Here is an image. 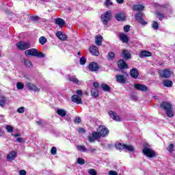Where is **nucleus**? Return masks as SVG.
Wrapping results in <instances>:
<instances>
[{
  "mask_svg": "<svg viewBox=\"0 0 175 175\" xmlns=\"http://www.w3.org/2000/svg\"><path fill=\"white\" fill-rule=\"evenodd\" d=\"M118 66L119 69H128V64L124 59H120L118 62Z\"/></svg>",
  "mask_w": 175,
  "mask_h": 175,
  "instance_id": "nucleus-13",
  "label": "nucleus"
},
{
  "mask_svg": "<svg viewBox=\"0 0 175 175\" xmlns=\"http://www.w3.org/2000/svg\"><path fill=\"white\" fill-rule=\"evenodd\" d=\"M77 163L79 165H84V163H85V161L83 159L79 157L77 159Z\"/></svg>",
  "mask_w": 175,
  "mask_h": 175,
  "instance_id": "nucleus-48",
  "label": "nucleus"
},
{
  "mask_svg": "<svg viewBox=\"0 0 175 175\" xmlns=\"http://www.w3.org/2000/svg\"><path fill=\"white\" fill-rule=\"evenodd\" d=\"M55 23L57 25H59V27L61 28L65 25V20L61 18H57L55 19Z\"/></svg>",
  "mask_w": 175,
  "mask_h": 175,
  "instance_id": "nucleus-22",
  "label": "nucleus"
},
{
  "mask_svg": "<svg viewBox=\"0 0 175 175\" xmlns=\"http://www.w3.org/2000/svg\"><path fill=\"white\" fill-rule=\"evenodd\" d=\"M118 38L123 43H128V42H129V38H128L127 36L123 33H120Z\"/></svg>",
  "mask_w": 175,
  "mask_h": 175,
  "instance_id": "nucleus-14",
  "label": "nucleus"
},
{
  "mask_svg": "<svg viewBox=\"0 0 175 175\" xmlns=\"http://www.w3.org/2000/svg\"><path fill=\"white\" fill-rule=\"evenodd\" d=\"M98 132L100 133L102 137H106L107 135H109V129H107L105 126H99L98 129H97Z\"/></svg>",
  "mask_w": 175,
  "mask_h": 175,
  "instance_id": "nucleus-6",
  "label": "nucleus"
},
{
  "mask_svg": "<svg viewBox=\"0 0 175 175\" xmlns=\"http://www.w3.org/2000/svg\"><path fill=\"white\" fill-rule=\"evenodd\" d=\"M77 94H74L71 97V100L74 102V103H77V105H81L83 101H81V96H83V90H78L76 92Z\"/></svg>",
  "mask_w": 175,
  "mask_h": 175,
  "instance_id": "nucleus-2",
  "label": "nucleus"
},
{
  "mask_svg": "<svg viewBox=\"0 0 175 175\" xmlns=\"http://www.w3.org/2000/svg\"><path fill=\"white\" fill-rule=\"evenodd\" d=\"M88 173L90 175H97L98 174V172H96V170H95V169L89 170Z\"/></svg>",
  "mask_w": 175,
  "mask_h": 175,
  "instance_id": "nucleus-46",
  "label": "nucleus"
},
{
  "mask_svg": "<svg viewBox=\"0 0 175 175\" xmlns=\"http://www.w3.org/2000/svg\"><path fill=\"white\" fill-rule=\"evenodd\" d=\"M107 57L109 61H113V59H114V58H116V54H114V53H113V52H109Z\"/></svg>",
  "mask_w": 175,
  "mask_h": 175,
  "instance_id": "nucleus-34",
  "label": "nucleus"
},
{
  "mask_svg": "<svg viewBox=\"0 0 175 175\" xmlns=\"http://www.w3.org/2000/svg\"><path fill=\"white\" fill-rule=\"evenodd\" d=\"M109 175H118V173L116 171L110 170L109 172Z\"/></svg>",
  "mask_w": 175,
  "mask_h": 175,
  "instance_id": "nucleus-57",
  "label": "nucleus"
},
{
  "mask_svg": "<svg viewBox=\"0 0 175 175\" xmlns=\"http://www.w3.org/2000/svg\"><path fill=\"white\" fill-rule=\"evenodd\" d=\"M77 150L79 151H82L83 152H85L87 151V149L84 146H77Z\"/></svg>",
  "mask_w": 175,
  "mask_h": 175,
  "instance_id": "nucleus-44",
  "label": "nucleus"
},
{
  "mask_svg": "<svg viewBox=\"0 0 175 175\" xmlns=\"http://www.w3.org/2000/svg\"><path fill=\"white\" fill-rule=\"evenodd\" d=\"M6 102H7L6 97H3L0 100V106H1V107H2L3 109L5 107V105H6Z\"/></svg>",
  "mask_w": 175,
  "mask_h": 175,
  "instance_id": "nucleus-35",
  "label": "nucleus"
},
{
  "mask_svg": "<svg viewBox=\"0 0 175 175\" xmlns=\"http://www.w3.org/2000/svg\"><path fill=\"white\" fill-rule=\"evenodd\" d=\"M144 5L142 4L133 5V10H135V12H139V13L143 12V10H144Z\"/></svg>",
  "mask_w": 175,
  "mask_h": 175,
  "instance_id": "nucleus-17",
  "label": "nucleus"
},
{
  "mask_svg": "<svg viewBox=\"0 0 175 175\" xmlns=\"http://www.w3.org/2000/svg\"><path fill=\"white\" fill-rule=\"evenodd\" d=\"M25 55L27 57L31 55V57H37L38 58H44L45 55L42 52L38 51L36 49H31L25 51Z\"/></svg>",
  "mask_w": 175,
  "mask_h": 175,
  "instance_id": "nucleus-1",
  "label": "nucleus"
},
{
  "mask_svg": "<svg viewBox=\"0 0 175 175\" xmlns=\"http://www.w3.org/2000/svg\"><path fill=\"white\" fill-rule=\"evenodd\" d=\"M162 79H169L172 76V72L167 69L163 70L160 73Z\"/></svg>",
  "mask_w": 175,
  "mask_h": 175,
  "instance_id": "nucleus-12",
  "label": "nucleus"
},
{
  "mask_svg": "<svg viewBox=\"0 0 175 175\" xmlns=\"http://www.w3.org/2000/svg\"><path fill=\"white\" fill-rule=\"evenodd\" d=\"M101 88L103 90V91H106L107 92H109L110 91V86H109L106 83H102Z\"/></svg>",
  "mask_w": 175,
  "mask_h": 175,
  "instance_id": "nucleus-32",
  "label": "nucleus"
},
{
  "mask_svg": "<svg viewBox=\"0 0 175 175\" xmlns=\"http://www.w3.org/2000/svg\"><path fill=\"white\" fill-rule=\"evenodd\" d=\"M163 85H164V87H167V88H170V87H173V81L169 79H165L163 81Z\"/></svg>",
  "mask_w": 175,
  "mask_h": 175,
  "instance_id": "nucleus-25",
  "label": "nucleus"
},
{
  "mask_svg": "<svg viewBox=\"0 0 175 175\" xmlns=\"http://www.w3.org/2000/svg\"><path fill=\"white\" fill-rule=\"evenodd\" d=\"M109 114L111 117V118H112V120H114L115 121H121V118H120V116L118 115H117V113L113 111H110L109 112Z\"/></svg>",
  "mask_w": 175,
  "mask_h": 175,
  "instance_id": "nucleus-19",
  "label": "nucleus"
},
{
  "mask_svg": "<svg viewBox=\"0 0 175 175\" xmlns=\"http://www.w3.org/2000/svg\"><path fill=\"white\" fill-rule=\"evenodd\" d=\"M57 113L58 116H60V117H65V116H66V111H65L64 109H58Z\"/></svg>",
  "mask_w": 175,
  "mask_h": 175,
  "instance_id": "nucleus-30",
  "label": "nucleus"
},
{
  "mask_svg": "<svg viewBox=\"0 0 175 175\" xmlns=\"http://www.w3.org/2000/svg\"><path fill=\"white\" fill-rule=\"evenodd\" d=\"M79 133H85V129L84 128H80L78 130Z\"/></svg>",
  "mask_w": 175,
  "mask_h": 175,
  "instance_id": "nucleus-58",
  "label": "nucleus"
},
{
  "mask_svg": "<svg viewBox=\"0 0 175 175\" xmlns=\"http://www.w3.org/2000/svg\"><path fill=\"white\" fill-rule=\"evenodd\" d=\"M173 148H174V145H173V144H170L167 148L169 152H172V151H173Z\"/></svg>",
  "mask_w": 175,
  "mask_h": 175,
  "instance_id": "nucleus-53",
  "label": "nucleus"
},
{
  "mask_svg": "<svg viewBox=\"0 0 175 175\" xmlns=\"http://www.w3.org/2000/svg\"><path fill=\"white\" fill-rule=\"evenodd\" d=\"M117 3H124V0H116Z\"/></svg>",
  "mask_w": 175,
  "mask_h": 175,
  "instance_id": "nucleus-63",
  "label": "nucleus"
},
{
  "mask_svg": "<svg viewBox=\"0 0 175 175\" xmlns=\"http://www.w3.org/2000/svg\"><path fill=\"white\" fill-rule=\"evenodd\" d=\"M115 147L117 148V150H124L125 144H122L120 142H117L115 145Z\"/></svg>",
  "mask_w": 175,
  "mask_h": 175,
  "instance_id": "nucleus-33",
  "label": "nucleus"
},
{
  "mask_svg": "<svg viewBox=\"0 0 175 175\" xmlns=\"http://www.w3.org/2000/svg\"><path fill=\"white\" fill-rule=\"evenodd\" d=\"M160 107H161L163 110H165V111L170 110V109H173V106L172 105V104L165 101H163L161 103Z\"/></svg>",
  "mask_w": 175,
  "mask_h": 175,
  "instance_id": "nucleus-10",
  "label": "nucleus"
},
{
  "mask_svg": "<svg viewBox=\"0 0 175 175\" xmlns=\"http://www.w3.org/2000/svg\"><path fill=\"white\" fill-rule=\"evenodd\" d=\"M124 149L127 150V151H130V152L135 151V148L131 145L124 144Z\"/></svg>",
  "mask_w": 175,
  "mask_h": 175,
  "instance_id": "nucleus-36",
  "label": "nucleus"
},
{
  "mask_svg": "<svg viewBox=\"0 0 175 175\" xmlns=\"http://www.w3.org/2000/svg\"><path fill=\"white\" fill-rule=\"evenodd\" d=\"M135 17L139 24H142V25H146L147 22L144 21V19H143V12H137L135 14Z\"/></svg>",
  "mask_w": 175,
  "mask_h": 175,
  "instance_id": "nucleus-7",
  "label": "nucleus"
},
{
  "mask_svg": "<svg viewBox=\"0 0 175 175\" xmlns=\"http://www.w3.org/2000/svg\"><path fill=\"white\" fill-rule=\"evenodd\" d=\"M152 28H153V29H154V30L159 29V24H158V22L153 21L152 24Z\"/></svg>",
  "mask_w": 175,
  "mask_h": 175,
  "instance_id": "nucleus-42",
  "label": "nucleus"
},
{
  "mask_svg": "<svg viewBox=\"0 0 175 175\" xmlns=\"http://www.w3.org/2000/svg\"><path fill=\"white\" fill-rule=\"evenodd\" d=\"M116 81L120 84H125L126 83V77L125 75H118L116 76Z\"/></svg>",
  "mask_w": 175,
  "mask_h": 175,
  "instance_id": "nucleus-11",
  "label": "nucleus"
},
{
  "mask_svg": "<svg viewBox=\"0 0 175 175\" xmlns=\"http://www.w3.org/2000/svg\"><path fill=\"white\" fill-rule=\"evenodd\" d=\"M129 29H131V26L129 25H125L124 27V31L126 33V32H129Z\"/></svg>",
  "mask_w": 175,
  "mask_h": 175,
  "instance_id": "nucleus-55",
  "label": "nucleus"
},
{
  "mask_svg": "<svg viewBox=\"0 0 175 175\" xmlns=\"http://www.w3.org/2000/svg\"><path fill=\"white\" fill-rule=\"evenodd\" d=\"M122 55L124 59H131V53L126 49L122 51Z\"/></svg>",
  "mask_w": 175,
  "mask_h": 175,
  "instance_id": "nucleus-24",
  "label": "nucleus"
},
{
  "mask_svg": "<svg viewBox=\"0 0 175 175\" xmlns=\"http://www.w3.org/2000/svg\"><path fill=\"white\" fill-rule=\"evenodd\" d=\"M17 112L19 113H23L25 112V108L24 107H21L17 109Z\"/></svg>",
  "mask_w": 175,
  "mask_h": 175,
  "instance_id": "nucleus-50",
  "label": "nucleus"
},
{
  "mask_svg": "<svg viewBox=\"0 0 175 175\" xmlns=\"http://www.w3.org/2000/svg\"><path fill=\"white\" fill-rule=\"evenodd\" d=\"M149 147V145H144L142 152L144 155L148 157V158H154V157H155L156 155V153L154 150H152V149L150 148Z\"/></svg>",
  "mask_w": 175,
  "mask_h": 175,
  "instance_id": "nucleus-3",
  "label": "nucleus"
},
{
  "mask_svg": "<svg viewBox=\"0 0 175 175\" xmlns=\"http://www.w3.org/2000/svg\"><path fill=\"white\" fill-rule=\"evenodd\" d=\"M16 47L18 50H28L31 47V43L28 42L20 41L16 44Z\"/></svg>",
  "mask_w": 175,
  "mask_h": 175,
  "instance_id": "nucleus-5",
  "label": "nucleus"
},
{
  "mask_svg": "<svg viewBox=\"0 0 175 175\" xmlns=\"http://www.w3.org/2000/svg\"><path fill=\"white\" fill-rule=\"evenodd\" d=\"M23 61L25 62V66H27V68H32V62H31V61L27 59H23Z\"/></svg>",
  "mask_w": 175,
  "mask_h": 175,
  "instance_id": "nucleus-38",
  "label": "nucleus"
},
{
  "mask_svg": "<svg viewBox=\"0 0 175 175\" xmlns=\"http://www.w3.org/2000/svg\"><path fill=\"white\" fill-rule=\"evenodd\" d=\"M134 88H136L138 91H147V85L140 83L134 84Z\"/></svg>",
  "mask_w": 175,
  "mask_h": 175,
  "instance_id": "nucleus-16",
  "label": "nucleus"
},
{
  "mask_svg": "<svg viewBox=\"0 0 175 175\" xmlns=\"http://www.w3.org/2000/svg\"><path fill=\"white\" fill-rule=\"evenodd\" d=\"M93 85H94V88L96 89V88H98L99 87V83L94 82V83H93Z\"/></svg>",
  "mask_w": 175,
  "mask_h": 175,
  "instance_id": "nucleus-60",
  "label": "nucleus"
},
{
  "mask_svg": "<svg viewBox=\"0 0 175 175\" xmlns=\"http://www.w3.org/2000/svg\"><path fill=\"white\" fill-rule=\"evenodd\" d=\"M39 42L40 44H46L47 43V38H46L44 36H42L39 38Z\"/></svg>",
  "mask_w": 175,
  "mask_h": 175,
  "instance_id": "nucleus-39",
  "label": "nucleus"
},
{
  "mask_svg": "<svg viewBox=\"0 0 175 175\" xmlns=\"http://www.w3.org/2000/svg\"><path fill=\"white\" fill-rule=\"evenodd\" d=\"M30 18L33 21H38L39 20V16H31Z\"/></svg>",
  "mask_w": 175,
  "mask_h": 175,
  "instance_id": "nucleus-54",
  "label": "nucleus"
},
{
  "mask_svg": "<svg viewBox=\"0 0 175 175\" xmlns=\"http://www.w3.org/2000/svg\"><path fill=\"white\" fill-rule=\"evenodd\" d=\"M90 52L93 54V55H96V57H98L99 55V51L98 49V47L96 46L93 45L90 48Z\"/></svg>",
  "mask_w": 175,
  "mask_h": 175,
  "instance_id": "nucleus-18",
  "label": "nucleus"
},
{
  "mask_svg": "<svg viewBox=\"0 0 175 175\" xmlns=\"http://www.w3.org/2000/svg\"><path fill=\"white\" fill-rule=\"evenodd\" d=\"M103 40V37L102 36H97L95 39V43L97 46H102V42Z\"/></svg>",
  "mask_w": 175,
  "mask_h": 175,
  "instance_id": "nucleus-26",
  "label": "nucleus"
},
{
  "mask_svg": "<svg viewBox=\"0 0 175 175\" xmlns=\"http://www.w3.org/2000/svg\"><path fill=\"white\" fill-rule=\"evenodd\" d=\"M85 62H87V59H85V57H81V59H79V64L81 65H85Z\"/></svg>",
  "mask_w": 175,
  "mask_h": 175,
  "instance_id": "nucleus-47",
  "label": "nucleus"
},
{
  "mask_svg": "<svg viewBox=\"0 0 175 175\" xmlns=\"http://www.w3.org/2000/svg\"><path fill=\"white\" fill-rule=\"evenodd\" d=\"M139 57L141 58L143 57H151V53L146 51H144L141 52Z\"/></svg>",
  "mask_w": 175,
  "mask_h": 175,
  "instance_id": "nucleus-31",
  "label": "nucleus"
},
{
  "mask_svg": "<svg viewBox=\"0 0 175 175\" xmlns=\"http://www.w3.org/2000/svg\"><path fill=\"white\" fill-rule=\"evenodd\" d=\"M56 36L57 38H58V39H59L60 40H66V39L68 38V36H66V34L63 33L61 31H57L56 33Z\"/></svg>",
  "mask_w": 175,
  "mask_h": 175,
  "instance_id": "nucleus-23",
  "label": "nucleus"
},
{
  "mask_svg": "<svg viewBox=\"0 0 175 175\" xmlns=\"http://www.w3.org/2000/svg\"><path fill=\"white\" fill-rule=\"evenodd\" d=\"M89 69L91 72H96V70H99V66L95 62H92L89 64Z\"/></svg>",
  "mask_w": 175,
  "mask_h": 175,
  "instance_id": "nucleus-15",
  "label": "nucleus"
},
{
  "mask_svg": "<svg viewBox=\"0 0 175 175\" xmlns=\"http://www.w3.org/2000/svg\"><path fill=\"white\" fill-rule=\"evenodd\" d=\"M16 142L18 143H22L23 142V137H19L16 139Z\"/></svg>",
  "mask_w": 175,
  "mask_h": 175,
  "instance_id": "nucleus-62",
  "label": "nucleus"
},
{
  "mask_svg": "<svg viewBox=\"0 0 175 175\" xmlns=\"http://www.w3.org/2000/svg\"><path fill=\"white\" fill-rule=\"evenodd\" d=\"M74 122L75 124H80V122H81V119L80 118V117L77 116L75 119H74Z\"/></svg>",
  "mask_w": 175,
  "mask_h": 175,
  "instance_id": "nucleus-51",
  "label": "nucleus"
},
{
  "mask_svg": "<svg viewBox=\"0 0 175 175\" xmlns=\"http://www.w3.org/2000/svg\"><path fill=\"white\" fill-rule=\"evenodd\" d=\"M92 136L94 137L95 140H98V139H100V137H102L98 131L92 133Z\"/></svg>",
  "mask_w": 175,
  "mask_h": 175,
  "instance_id": "nucleus-40",
  "label": "nucleus"
},
{
  "mask_svg": "<svg viewBox=\"0 0 175 175\" xmlns=\"http://www.w3.org/2000/svg\"><path fill=\"white\" fill-rule=\"evenodd\" d=\"M36 124H38V125H41L42 124V120L37 121Z\"/></svg>",
  "mask_w": 175,
  "mask_h": 175,
  "instance_id": "nucleus-64",
  "label": "nucleus"
},
{
  "mask_svg": "<svg viewBox=\"0 0 175 175\" xmlns=\"http://www.w3.org/2000/svg\"><path fill=\"white\" fill-rule=\"evenodd\" d=\"M88 140L90 143H92L95 141V138L94 137V135L92 136H89L88 137Z\"/></svg>",
  "mask_w": 175,
  "mask_h": 175,
  "instance_id": "nucleus-56",
  "label": "nucleus"
},
{
  "mask_svg": "<svg viewBox=\"0 0 175 175\" xmlns=\"http://www.w3.org/2000/svg\"><path fill=\"white\" fill-rule=\"evenodd\" d=\"M5 129H6L7 132H8V133H13V131L14 129L13 128V126H10V125H6Z\"/></svg>",
  "mask_w": 175,
  "mask_h": 175,
  "instance_id": "nucleus-41",
  "label": "nucleus"
},
{
  "mask_svg": "<svg viewBox=\"0 0 175 175\" xmlns=\"http://www.w3.org/2000/svg\"><path fill=\"white\" fill-rule=\"evenodd\" d=\"M26 87L29 91H34L35 92L40 91V90L35 84L31 82L26 83Z\"/></svg>",
  "mask_w": 175,
  "mask_h": 175,
  "instance_id": "nucleus-8",
  "label": "nucleus"
},
{
  "mask_svg": "<svg viewBox=\"0 0 175 175\" xmlns=\"http://www.w3.org/2000/svg\"><path fill=\"white\" fill-rule=\"evenodd\" d=\"M51 154L52 155H55L57 154V148L55 146H53L51 150Z\"/></svg>",
  "mask_w": 175,
  "mask_h": 175,
  "instance_id": "nucleus-49",
  "label": "nucleus"
},
{
  "mask_svg": "<svg viewBox=\"0 0 175 175\" xmlns=\"http://www.w3.org/2000/svg\"><path fill=\"white\" fill-rule=\"evenodd\" d=\"M16 88H17V90H23L24 89V84L21 82H18L16 83Z\"/></svg>",
  "mask_w": 175,
  "mask_h": 175,
  "instance_id": "nucleus-43",
  "label": "nucleus"
},
{
  "mask_svg": "<svg viewBox=\"0 0 175 175\" xmlns=\"http://www.w3.org/2000/svg\"><path fill=\"white\" fill-rule=\"evenodd\" d=\"M67 80H68V81H71L72 83H73V84L81 85V81L78 80L76 76L68 75Z\"/></svg>",
  "mask_w": 175,
  "mask_h": 175,
  "instance_id": "nucleus-9",
  "label": "nucleus"
},
{
  "mask_svg": "<svg viewBox=\"0 0 175 175\" xmlns=\"http://www.w3.org/2000/svg\"><path fill=\"white\" fill-rule=\"evenodd\" d=\"M17 156L16 155V152L12 151L7 156L8 161H13Z\"/></svg>",
  "mask_w": 175,
  "mask_h": 175,
  "instance_id": "nucleus-27",
  "label": "nucleus"
},
{
  "mask_svg": "<svg viewBox=\"0 0 175 175\" xmlns=\"http://www.w3.org/2000/svg\"><path fill=\"white\" fill-rule=\"evenodd\" d=\"M87 151L88 152H91L92 154H94L96 151V148H89Z\"/></svg>",
  "mask_w": 175,
  "mask_h": 175,
  "instance_id": "nucleus-52",
  "label": "nucleus"
},
{
  "mask_svg": "<svg viewBox=\"0 0 175 175\" xmlns=\"http://www.w3.org/2000/svg\"><path fill=\"white\" fill-rule=\"evenodd\" d=\"M130 75L133 79H137L139 77V71L136 68H132L130 71Z\"/></svg>",
  "mask_w": 175,
  "mask_h": 175,
  "instance_id": "nucleus-20",
  "label": "nucleus"
},
{
  "mask_svg": "<svg viewBox=\"0 0 175 175\" xmlns=\"http://www.w3.org/2000/svg\"><path fill=\"white\" fill-rule=\"evenodd\" d=\"M104 5L107 8H109V6L113 5V2H111V0H106L105 2L104 3Z\"/></svg>",
  "mask_w": 175,
  "mask_h": 175,
  "instance_id": "nucleus-45",
  "label": "nucleus"
},
{
  "mask_svg": "<svg viewBox=\"0 0 175 175\" xmlns=\"http://www.w3.org/2000/svg\"><path fill=\"white\" fill-rule=\"evenodd\" d=\"M165 112H166V115L170 118H172L173 117H174V112L173 111V108L167 109V111H165Z\"/></svg>",
  "mask_w": 175,
  "mask_h": 175,
  "instance_id": "nucleus-29",
  "label": "nucleus"
},
{
  "mask_svg": "<svg viewBox=\"0 0 175 175\" xmlns=\"http://www.w3.org/2000/svg\"><path fill=\"white\" fill-rule=\"evenodd\" d=\"M101 21L104 25H107L109 22L111 20V11L108 10L100 16Z\"/></svg>",
  "mask_w": 175,
  "mask_h": 175,
  "instance_id": "nucleus-4",
  "label": "nucleus"
},
{
  "mask_svg": "<svg viewBox=\"0 0 175 175\" xmlns=\"http://www.w3.org/2000/svg\"><path fill=\"white\" fill-rule=\"evenodd\" d=\"M27 174V172L24 170H21V171H19V175H25Z\"/></svg>",
  "mask_w": 175,
  "mask_h": 175,
  "instance_id": "nucleus-59",
  "label": "nucleus"
},
{
  "mask_svg": "<svg viewBox=\"0 0 175 175\" xmlns=\"http://www.w3.org/2000/svg\"><path fill=\"white\" fill-rule=\"evenodd\" d=\"M115 18L118 21H124V20H125V14L124 12L118 13L115 15Z\"/></svg>",
  "mask_w": 175,
  "mask_h": 175,
  "instance_id": "nucleus-21",
  "label": "nucleus"
},
{
  "mask_svg": "<svg viewBox=\"0 0 175 175\" xmlns=\"http://www.w3.org/2000/svg\"><path fill=\"white\" fill-rule=\"evenodd\" d=\"M131 98L133 100H137V97L135 95H131Z\"/></svg>",
  "mask_w": 175,
  "mask_h": 175,
  "instance_id": "nucleus-61",
  "label": "nucleus"
},
{
  "mask_svg": "<svg viewBox=\"0 0 175 175\" xmlns=\"http://www.w3.org/2000/svg\"><path fill=\"white\" fill-rule=\"evenodd\" d=\"M91 94L92 96H94V98H98V96H99V92L98 91V89L92 88L91 90Z\"/></svg>",
  "mask_w": 175,
  "mask_h": 175,
  "instance_id": "nucleus-28",
  "label": "nucleus"
},
{
  "mask_svg": "<svg viewBox=\"0 0 175 175\" xmlns=\"http://www.w3.org/2000/svg\"><path fill=\"white\" fill-rule=\"evenodd\" d=\"M156 16H157L159 20H160V21H162V20H163V18H165V16L163 15V14L161 13L160 12H155Z\"/></svg>",
  "mask_w": 175,
  "mask_h": 175,
  "instance_id": "nucleus-37",
  "label": "nucleus"
}]
</instances>
